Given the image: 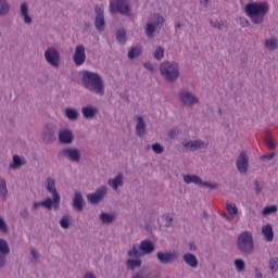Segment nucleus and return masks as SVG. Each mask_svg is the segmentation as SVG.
<instances>
[{"label": "nucleus", "mask_w": 278, "mask_h": 278, "mask_svg": "<svg viewBox=\"0 0 278 278\" xmlns=\"http://www.w3.org/2000/svg\"><path fill=\"white\" fill-rule=\"evenodd\" d=\"M83 86L89 92L98 94V97H103L105 94V83L99 73L84 71L83 72Z\"/></svg>", "instance_id": "1"}, {"label": "nucleus", "mask_w": 278, "mask_h": 278, "mask_svg": "<svg viewBox=\"0 0 278 278\" xmlns=\"http://www.w3.org/2000/svg\"><path fill=\"white\" fill-rule=\"evenodd\" d=\"M268 10H270L268 2L262 1L248 3L245 5L244 12L247 16L251 18L254 25H260L264 23V18L266 17V14H268Z\"/></svg>", "instance_id": "2"}, {"label": "nucleus", "mask_w": 278, "mask_h": 278, "mask_svg": "<svg viewBox=\"0 0 278 278\" xmlns=\"http://www.w3.org/2000/svg\"><path fill=\"white\" fill-rule=\"evenodd\" d=\"M237 250L241 255H253L255 253L253 232L243 231L237 237Z\"/></svg>", "instance_id": "3"}, {"label": "nucleus", "mask_w": 278, "mask_h": 278, "mask_svg": "<svg viewBox=\"0 0 278 278\" xmlns=\"http://www.w3.org/2000/svg\"><path fill=\"white\" fill-rule=\"evenodd\" d=\"M155 251V243L153 241L146 239L140 242V244H132V249L128 251V257L138 260V257H144V255H151Z\"/></svg>", "instance_id": "4"}, {"label": "nucleus", "mask_w": 278, "mask_h": 278, "mask_svg": "<svg viewBox=\"0 0 278 278\" xmlns=\"http://www.w3.org/2000/svg\"><path fill=\"white\" fill-rule=\"evenodd\" d=\"M160 72L167 81H177L179 65L176 62L164 61L160 66Z\"/></svg>", "instance_id": "5"}, {"label": "nucleus", "mask_w": 278, "mask_h": 278, "mask_svg": "<svg viewBox=\"0 0 278 278\" xmlns=\"http://www.w3.org/2000/svg\"><path fill=\"white\" fill-rule=\"evenodd\" d=\"M110 12L111 14L118 12V14H122V16H131V2L129 0H111Z\"/></svg>", "instance_id": "6"}, {"label": "nucleus", "mask_w": 278, "mask_h": 278, "mask_svg": "<svg viewBox=\"0 0 278 278\" xmlns=\"http://www.w3.org/2000/svg\"><path fill=\"white\" fill-rule=\"evenodd\" d=\"M46 190L52 194L51 203L53 204L54 212H58L60 210V203L62 201V197L58 192V189L55 188V179L51 177L46 178Z\"/></svg>", "instance_id": "7"}, {"label": "nucleus", "mask_w": 278, "mask_h": 278, "mask_svg": "<svg viewBox=\"0 0 278 278\" xmlns=\"http://www.w3.org/2000/svg\"><path fill=\"white\" fill-rule=\"evenodd\" d=\"M156 258L160 264H175V262H179V252L175 250L160 251L156 253Z\"/></svg>", "instance_id": "8"}, {"label": "nucleus", "mask_w": 278, "mask_h": 278, "mask_svg": "<svg viewBox=\"0 0 278 278\" xmlns=\"http://www.w3.org/2000/svg\"><path fill=\"white\" fill-rule=\"evenodd\" d=\"M106 194H108V187L102 186V187H99L93 193L87 194V201L91 205H99V203H101V201L105 199Z\"/></svg>", "instance_id": "9"}, {"label": "nucleus", "mask_w": 278, "mask_h": 278, "mask_svg": "<svg viewBox=\"0 0 278 278\" xmlns=\"http://www.w3.org/2000/svg\"><path fill=\"white\" fill-rule=\"evenodd\" d=\"M166 20H164V16L157 14L154 16V21L147 24L146 27V35L148 38H153L155 34V28L159 27V29H162L164 27V23Z\"/></svg>", "instance_id": "10"}, {"label": "nucleus", "mask_w": 278, "mask_h": 278, "mask_svg": "<svg viewBox=\"0 0 278 278\" xmlns=\"http://www.w3.org/2000/svg\"><path fill=\"white\" fill-rule=\"evenodd\" d=\"M58 136V127L53 124H48L45 126L42 131V141L46 144H53L55 142V138Z\"/></svg>", "instance_id": "11"}, {"label": "nucleus", "mask_w": 278, "mask_h": 278, "mask_svg": "<svg viewBox=\"0 0 278 278\" xmlns=\"http://www.w3.org/2000/svg\"><path fill=\"white\" fill-rule=\"evenodd\" d=\"M45 58L48 64H50V66H53V68H58L60 66V52L58 51V49L53 47L48 48L45 51Z\"/></svg>", "instance_id": "12"}, {"label": "nucleus", "mask_w": 278, "mask_h": 278, "mask_svg": "<svg viewBox=\"0 0 278 278\" xmlns=\"http://www.w3.org/2000/svg\"><path fill=\"white\" fill-rule=\"evenodd\" d=\"M94 27L98 31H105V11L103 10V7L97 5L94 8Z\"/></svg>", "instance_id": "13"}, {"label": "nucleus", "mask_w": 278, "mask_h": 278, "mask_svg": "<svg viewBox=\"0 0 278 278\" xmlns=\"http://www.w3.org/2000/svg\"><path fill=\"white\" fill-rule=\"evenodd\" d=\"M61 155L68 160V162L77 163L81 160V150L77 148H65L61 151Z\"/></svg>", "instance_id": "14"}, {"label": "nucleus", "mask_w": 278, "mask_h": 278, "mask_svg": "<svg viewBox=\"0 0 278 278\" xmlns=\"http://www.w3.org/2000/svg\"><path fill=\"white\" fill-rule=\"evenodd\" d=\"M236 165H237V170L241 175H247V173H249V155L247 154L245 151L240 152L236 161Z\"/></svg>", "instance_id": "15"}, {"label": "nucleus", "mask_w": 278, "mask_h": 278, "mask_svg": "<svg viewBox=\"0 0 278 278\" xmlns=\"http://www.w3.org/2000/svg\"><path fill=\"white\" fill-rule=\"evenodd\" d=\"M179 99L187 108H192V105L199 103V98H197L194 93L186 90L179 92Z\"/></svg>", "instance_id": "16"}, {"label": "nucleus", "mask_w": 278, "mask_h": 278, "mask_svg": "<svg viewBox=\"0 0 278 278\" xmlns=\"http://www.w3.org/2000/svg\"><path fill=\"white\" fill-rule=\"evenodd\" d=\"M73 60L76 66H81L86 62V48L84 45H78L75 48Z\"/></svg>", "instance_id": "17"}, {"label": "nucleus", "mask_w": 278, "mask_h": 278, "mask_svg": "<svg viewBox=\"0 0 278 278\" xmlns=\"http://www.w3.org/2000/svg\"><path fill=\"white\" fill-rule=\"evenodd\" d=\"M182 147L185 149H188L189 151H198V149H205V147H207V143L201 140H190L188 142H182Z\"/></svg>", "instance_id": "18"}, {"label": "nucleus", "mask_w": 278, "mask_h": 278, "mask_svg": "<svg viewBox=\"0 0 278 278\" xmlns=\"http://www.w3.org/2000/svg\"><path fill=\"white\" fill-rule=\"evenodd\" d=\"M98 113H99V109L92 105H87L81 108V114L84 118H86L87 121H92V118H94V116H97Z\"/></svg>", "instance_id": "19"}, {"label": "nucleus", "mask_w": 278, "mask_h": 278, "mask_svg": "<svg viewBox=\"0 0 278 278\" xmlns=\"http://www.w3.org/2000/svg\"><path fill=\"white\" fill-rule=\"evenodd\" d=\"M72 207H74L76 212H84V194H81V192H75Z\"/></svg>", "instance_id": "20"}, {"label": "nucleus", "mask_w": 278, "mask_h": 278, "mask_svg": "<svg viewBox=\"0 0 278 278\" xmlns=\"http://www.w3.org/2000/svg\"><path fill=\"white\" fill-rule=\"evenodd\" d=\"M59 140L62 144H73L75 137H73V132L71 130L65 129L59 132Z\"/></svg>", "instance_id": "21"}, {"label": "nucleus", "mask_w": 278, "mask_h": 278, "mask_svg": "<svg viewBox=\"0 0 278 278\" xmlns=\"http://www.w3.org/2000/svg\"><path fill=\"white\" fill-rule=\"evenodd\" d=\"M20 12L24 18V23H26V25H31V23H34V18H31L30 14H29V5L27 4V2H23L20 7Z\"/></svg>", "instance_id": "22"}, {"label": "nucleus", "mask_w": 278, "mask_h": 278, "mask_svg": "<svg viewBox=\"0 0 278 278\" xmlns=\"http://www.w3.org/2000/svg\"><path fill=\"white\" fill-rule=\"evenodd\" d=\"M182 260L187 266H190V268H197L199 266V260L192 253H186L182 256Z\"/></svg>", "instance_id": "23"}, {"label": "nucleus", "mask_w": 278, "mask_h": 278, "mask_svg": "<svg viewBox=\"0 0 278 278\" xmlns=\"http://www.w3.org/2000/svg\"><path fill=\"white\" fill-rule=\"evenodd\" d=\"M137 121L136 134L139 138H142V136L147 134V123H144V118L142 116H138Z\"/></svg>", "instance_id": "24"}, {"label": "nucleus", "mask_w": 278, "mask_h": 278, "mask_svg": "<svg viewBox=\"0 0 278 278\" xmlns=\"http://www.w3.org/2000/svg\"><path fill=\"white\" fill-rule=\"evenodd\" d=\"M123 184H124L123 174H121V173L115 178L108 180V185L111 188H113V190H118V188H121V186H123Z\"/></svg>", "instance_id": "25"}, {"label": "nucleus", "mask_w": 278, "mask_h": 278, "mask_svg": "<svg viewBox=\"0 0 278 278\" xmlns=\"http://www.w3.org/2000/svg\"><path fill=\"white\" fill-rule=\"evenodd\" d=\"M126 266L128 270H136V268H142V260H140V257L136 260L128 258L126 261Z\"/></svg>", "instance_id": "26"}, {"label": "nucleus", "mask_w": 278, "mask_h": 278, "mask_svg": "<svg viewBox=\"0 0 278 278\" xmlns=\"http://www.w3.org/2000/svg\"><path fill=\"white\" fill-rule=\"evenodd\" d=\"M262 231H263V236H265V240L267 242H273V240L275 238V232L273 231V226H270V225L263 226Z\"/></svg>", "instance_id": "27"}, {"label": "nucleus", "mask_w": 278, "mask_h": 278, "mask_svg": "<svg viewBox=\"0 0 278 278\" xmlns=\"http://www.w3.org/2000/svg\"><path fill=\"white\" fill-rule=\"evenodd\" d=\"M65 116L68 121H79V111L77 109L66 108Z\"/></svg>", "instance_id": "28"}, {"label": "nucleus", "mask_w": 278, "mask_h": 278, "mask_svg": "<svg viewBox=\"0 0 278 278\" xmlns=\"http://www.w3.org/2000/svg\"><path fill=\"white\" fill-rule=\"evenodd\" d=\"M100 220L103 223V225H110L116 220V215L102 212L100 214Z\"/></svg>", "instance_id": "29"}, {"label": "nucleus", "mask_w": 278, "mask_h": 278, "mask_svg": "<svg viewBox=\"0 0 278 278\" xmlns=\"http://www.w3.org/2000/svg\"><path fill=\"white\" fill-rule=\"evenodd\" d=\"M46 207V210H53V204L51 203V198H47L42 202H35L33 210H38L39 207Z\"/></svg>", "instance_id": "30"}, {"label": "nucleus", "mask_w": 278, "mask_h": 278, "mask_svg": "<svg viewBox=\"0 0 278 278\" xmlns=\"http://www.w3.org/2000/svg\"><path fill=\"white\" fill-rule=\"evenodd\" d=\"M184 181L185 184H195L198 186H201L202 184V179L201 177L197 176V175H184Z\"/></svg>", "instance_id": "31"}, {"label": "nucleus", "mask_w": 278, "mask_h": 278, "mask_svg": "<svg viewBox=\"0 0 278 278\" xmlns=\"http://www.w3.org/2000/svg\"><path fill=\"white\" fill-rule=\"evenodd\" d=\"M116 40L119 45H125L127 42V30H125V28L116 31Z\"/></svg>", "instance_id": "32"}, {"label": "nucleus", "mask_w": 278, "mask_h": 278, "mask_svg": "<svg viewBox=\"0 0 278 278\" xmlns=\"http://www.w3.org/2000/svg\"><path fill=\"white\" fill-rule=\"evenodd\" d=\"M141 53H142V49H140V47H132L128 51V59L136 60V58H140Z\"/></svg>", "instance_id": "33"}, {"label": "nucleus", "mask_w": 278, "mask_h": 278, "mask_svg": "<svg viewBox=\"0 0 278 278\" xmlns=\"http://www.w3.org/2000/svg\"><path fill=\"white\" fill-rule=\"evenodd\" d=\"M25 162L18 156V154L13 155V162L10 165V168H13V170H16V168H21Z\"/></svg>", "instance_id": "34"}, {"label": "nucleus", "mask_w": 278, "mask_h": 278, "mask_svg": "<svg viewBox=\"0 0 278 278\" xmlns=\"http://www.w3.org/2000/svg\"><path fill=\"white\" fill-rule=\"evenodd\" d=\"M10 13V4L5 0H0V16H5Z\"/></svg>", "instance_id": "35"}, {"label": "nucleus", "mask_w": 278, "mask_h": 278, "mask_svg": "<svg viewBox=\"0 0 278 278\" xmlns=\"http://www.w3.org/2000/svg\"><path fill=\"white\" fill-rule=\"evenodd\" d=\"M0 253L10 255V244L5 239H0Z\"/></svg>", "instance_id": "36"}, {"label": "nucleus", "mask_w": 278, "mask_h": 278, "mask_svg": "<svg viewBox=\"0 0 278 278\" xmlns=\"http://www.w3.org/2000/svg\"><path fill=\"white\" fill-rule=\"evenodd\" d=\"M265 47L266 49H268V51H277V47H278L277 40L275 38L267 39L265 41Z\"/></svg>", "instance_id": "37"}, {"label": "nucleus", "mask_w": 278, "mask_h": 278, "mask_svg": "<svg viewBox=\"0 0 278 278\" xmlns=\"http://www.w3.org/2000/svg\"><path fill=\"white\" fill-rule=\"evenodd\" d=\"M226 210L230 216H236V214H238V207L235 203L229 201L226 202Z\"/></svg>", "instance_id": "38"}, {"label": "nucleus", "mask_w": 278, "mask_h": 278, "mask_svg": "<svg viewBox=\"0 0 278 278\" xmlns=\"http://www.w3.org/2000/svg\"><path fill=\"white\" fill-rule=\"evenodd\" d=\"M59 225L62 227V229H68L71 227V216L64 215L60 219Z\"/></svg>", "instance_id": "39"}, {"label": "nucleus", "mask_w": 278, "mask_h": 278, "mask_svg": "<svg viewBox=\"0 0 278 278\" xmlns=\"http://www.w3.org/2000/svg\"><path fill=\"white\" fill-rule=\"evenodd\" d=\"M277 211H278L277 205H270V206H266L262 211V214H263V216H270V214H277Z\"/></svg>", "instance_id": "40"}, {"label": "nucleus", "mask_w": 278, "mask_h": 278, "mask_svg": "<svg viewBox=\"0 0 278 278\" xmlns=\"http://www.w3.org/2000/svg\"><path fill=\"white\" fill-rule=\"evenodd\" d=\"M153 56L159 62L164 60V48H162L161 46H157L154 53H153Z\"/></svg>", "instance_id": "41"}, {"label": "nucleus", "mask_w": 278, "mask_h": 278, "mask_svg": "<svg viewBox=\"0 0 278 278\" xmlns=\"http://www.w3.org/2000/svg\"><path fill=\"white\" fill-rule=\"evenodd\" d=\"M30 254L33 255V258L30 260V264H38V261L40 260V253L36 248H31Z\"/></svg>", "instance_id": "42"}, {"label": "nucleus", "mask_w": 278, "mask_h": 278, "mask_svg": "<svg viewBox=\"0 0 278 278\" xmlns=\"http://www.w3.org/2000/svg\"><path fill=\"white\" fill-rule=\"evenodd\" d=\"M269 268L271 273H277L278 270V258L277 257H271L269 260Z\"/></svg>", "instance_id": "43"}, {"label": "nucleus", "mask_w": 278, "mask_h": 278, "mask_svg": "<svg viewBox=\"0 0 278 278\" xmlns=\"http://www.w3.org/2000/svg\"><path fill=\"white\" fill-rule=\"evenodd\" d=\"M235 266L238 270V273H242V270H244V268H247V264L244 263L243 260H236L235 261Z\"/></svg>", "instance_id": "44"}, {"label": "nucleus", "mask_w": 278, "mask_h": 278, "mask_svg": "<svg viewBox=\"0 0 278 278\" xmlns=\"http://www.w3.org/2000/svg\"><path fill=\"white\" fill-rule=\"evenodd\" d=\"M0 194L1 197H8V185L5 180L0 178Z\"/></svg>", "instance_id": "45"}, {"label": "nucleus", "mask_w": 278, "mask_h": 278, "mask_svg": "<svg viewBox=\"0 0 278 278\" xmlns=\"http://www.w3.org/2000/svg\"><path fill=\"white\" fill-rule=\"evenodd\" d=\"M200 186H203L204 188H208L210 190H216L218 188V184L211 182V181H203L200 182Z\"/></svg>", "instance_id": "46"}, {"label": "nucleus", "mask_w": 278, "mask_h": 278, "mask_svg": "<svg viewBox=\"0 0 278 278\" xmlns=\"http://www.w3.org/2000/svg\"><path fill=\"white\" fill-rule=\"evenodd\" d=\"M181 134V130L179 128H173L168 131V138L172 140H177V136Z\"/></svg>", "instance_id": "47"}, {"label": "nucleus", "mask_w": 278, "mask_h": 278, "mask_svg": "<svg viewBox=\"0 0 278 278\" xmlns=\"http://www.w3.org/2000/svg\"><path fill=\"white\" fill-rule=\"evenodd\" d=\"M151 147L152 151H154L157 155L164 153V146H161L159 142L153 143Z\"/></svg>", "instance_id": "48"}, {"label": "nucleus", "mask_w": 278, "mask_h": 278, "mask_svg": "<svg viewBox=\"0 0 278 278\" xmlns=\"http://www.w3.org/2000/svg\"><path fill=\"white\" fill-rule=\"evenodd\" d=\"M0 231L1 233H8L9 229H8V223H5V219H3V217L0 216Z\"/></svg>", "instance_id": "49"}, {"label": "nucleus", "mask_w": 278, "mask_h": 278, "mask_svg": "<svg viewBox=\"0 0 278 278\" xmlns=\"http://www.w3.org/2000/svg\"><path fill=\"white\" fill-rule=\"evenodd\" d=\"M8 254H3L0 252V268H5V264H8Z\"/></svg>", "instance_id": "50"}, {"label": "nucleus", "mask_w": 278, "mask_h": 278, "mask_svg": "<svg viewBox=\"0 0 278 278\" xmlns=\"http://www.w3.org/2000/svg\"><path fill=\"white\" fill-rule=\"evenodd\" d=\"M265 144H267V147L269 148V149H275V141L273 140V137H270V136H267L266 138H265Z\"/></svg>", "instance_id": "51"}, {"label": "nucleus", "mask_w": 278, "mask_h": 278, "mask_svg": "<svg viewBox=\"0 0 278 278\" xmlns=\"http://www.w3.org/2000/svg\"><path fill=\"white\" fill-rule=\"evenodd\" d=\"M211 26H213L215 29H223L225 27V24H220V22L211 20L210 21Z\"/></svg>", "instance_id": "52"}, {"label": "nucleus", "mask_w": 278, "mask_h": 278, "mask_svg": "<svg viewBox=\"0 0 278 278\" xmlns=\"http://www.w3.org/2000/svg\"><path fill=\"white\" fill-rule=\"evenodd\" d=\"M254 186H255V194H262V186L260 185V180H254Z\"/></svg>", "instance_id": "53"}, {"label": "nucleus", "mask_w": 278, "mask_h": 278, "mask_svg": "<svg viewBox=\"0 0 278 278\" xmlns=\"http://www.w3.org/2000/svg\"><path fill=\"white\" fill-rule=\"evenodd\" d=\"M20 216H21V218H23L24 220H26V218H28V216H29V212H27V208H23V210L20 212Z\"/></svg>", "instance_id": "54"}, {"label": "nucleus", "mask_w": 278, "mask_h": 278, "mask_svg": "<svg viewBox=\"0 0 278 278\" xmlns=\"http://www.w3.org/2000/svg\"><path fill=\"white\" fill-rule=\"evenodd\" d=\"M273 157H275V152L262 155L261 160H273Z\"/></svg>", "instance_id": "55"}, {"label": "nucleus", "mask_w": 278, "mask_h": 278, "mask_svg": "<svg viewBox=\"0 0 278 278\" xmlns=\"http://www.w3.org/2000/svg\"><path fill=\"white\" fill-rule=\"evenodd\" d=\"M240 23L241 25H243V27H249V25H251V23H249V20L244 17H240Z\"/></svg>", "instance_id": "56"}, {"label": "nucleus", "mask_w": 278, "mask_h": 278, "mask_svg": "<svg viewBox=\"0 0 278 278\" xmlns=\"http://www.w3.org/2000/svg\"><path fill=\"white\" fill-rule=\"evenodd\" d=\"M172 226H173V217H167L165 227H172Z\"/></svg>", "instance_id": "57"}, {"label": "nucleus", "mask_w": 278, "mask_h": 278, "mask_svg": "<svg viewBox=\"0 0 278 278\" xmlns=\"http://www.w3.org/2000/svg\"><path fill=\"white\" fill-rule=\"evenodd\" d=\"M262 271L257 267H255V278H263Z\"/></svg>", "instance_id": "58"}, {"label": "nucleus", "mask_w": 278, "mask_h": 278, "mask_svg": "<svg viewBox=\"0 0 278 278\" xmlns=\"http://www.w3.org/2000/svg\"><path fill=\"white\" fill-rule=\"evenodd\" d=\"M84 278H97V276H94V274L87 271L84 276Z\"/></svg>", "instance_id": "59"}, {"label": "nucleus", "mask_w": 278, "mask_h": 278, "mask_svg": "<svg viewBox=\"0 0 278 278\" xmlns=\"http://www.w3.org/2000/svg\"><path fill=\"white\" fill-rule=\"evenodd\" d=\"M143 66H144V68H147L148 71L153 72V65H151V63H144Z\"/></svg>", "instance_id": "60"}, {"label": "nucleus", "mask_w": 278, "mask_h": 278, "mask_svg": "<svg viewBox=\"0 0 278 278\" xmlns=\"http://www.w3.org/2000/svg\"><path fill=\"white\" fill-rule=\"evenodd\" d=\"M202 5L207 8V3H210V0H201Z\"/></svg>", "instance_id": "61"}, {"label": "nucleus", "mask_w": 278, "mask_h": 278, "mask_svg": "<svg viewBox=\"0 0 278 278\" xmlns=\"http://www.w3.org/2000/svg\"><path fill=\"white\" fill-rule=\"evenodd\" d=\"M189 244H190V249H191V250H192V249H193V250H197V245L194 244V242H190Z\"/></svg>", "instance_id": "62"}, {"label": "nucleus", "mask_w": 278, "mask_h": 278, "mask_svg": "<svg viewBox=\"0 0 278 278\" xmlns=\"http://www.w3.org/2000/svg\"><path fill=\"white\" fill-rule=\"evenodd\" d=\"M181 27H184V24L181 23L176 24V29H181Z\"/></svg>", "instance_id": "63"}, {"label": "nucleus", "mask_w": 278, "mask_h": 278, "mask_svg": "<svg viewBox=\"0 0 278 278\" xmlns=\"http://www.w3.org/2000/svg\"><path fill=\"white\" fill-rule=\"evenodd\" d=\"M85 27L90 28V23H85Z\"/></svg>", "instance_id": "64"}]
</instances>
